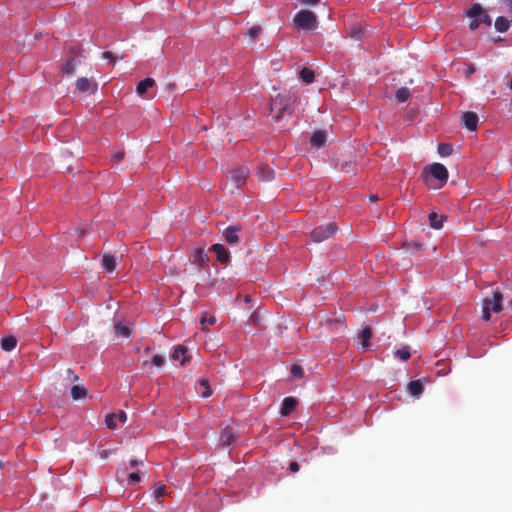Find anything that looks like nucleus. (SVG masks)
Listing matches in <instances>:
<instances>
[{
  "mask_svg": "<svg viewBox=\"0 0 512 512\" xmlns=\"http://www.w3.org/2000/svg\"><path fill=\"white\" fill-rule=\"evenodd\" d=\"M480 25V21L478 18H473V20L470 22L469 27L471 30H476Z\"/></svg>",
  "mask_w": 512,
  "mask_h": 512,
  "instance_id": "nucleus-48",
  "label": "nucleus"
},
{
  "mask_svg": "<svg viewBox=\"0 0 512 512\" xmlns=\"http://www.w3.org/2000/svg\"><path fill=\"white\" fill-rule=\"evenodd\" d=\"M462 124L469 131H475L478 124V116L476 113L467 111L462 115Z\"/></svg>",
  "mask_w": 512,
  "mask_h": 512,
  "instance_id": "nucleus-8",
  "label": "nucleus"
},
{
  "mask_svg": "<svg viewBox=\"0 0 512 512\" xmlns=\"http://www.w3.org/2000/svg\"><path fill=\"white\" fill-rule=\"evenodd\" d=\"M363 33L364 31L362 27L358 25L351 27V29L349 30V36L355 40H360Z\"/></svg>",
  "mask_w": 512,
  "mask_h": 512,
  "instance_id": "nucleus-32",
  "label": "nucleus"
},
{
  "mask_svg": "<svg viewBox=\"0 0 512 512\" xmlns=\"http://www.w3.org/2000/svg\"><path fill=\"white\" fill-rule=\"evenodd\" d=\"M510 306H511V309H512V301L510 302Z\"/></svg>",
  "mask_w": 512,
  "mask_h": 512,
  "instance_id": "nucleus-61",
  "label": "nucleus"
},
{
  "mask_svg": "<svg viewBox=\"0 0 512 512\" xmlns=\"http://www.w3.org/2000/svg\"><path fill=\"white\" fill-rule=\"evenodd\" d=\"M394 355L396 358H399L402 361H407L411 356L409 346H403L402 348L397 349L394 352Z\"/></svg>",
  "mask_w": 512,
  "mask_h": 512,
  "instance_id": "nucleus-29",
  "label": "nucleus"
},
{
  "mask_svg": "<svg viewBox=\"0 0 512 512\" xmlns=\"http://www.w3.org/2000/svg\"><path fill=\"white\" fill-rule=\"evenodd\" d=\"M155 85V80L153 78H145L144 80H141L136 87V92L139 95H144L146 91Z\"/></svg>",
  "mask_w": 512,
  "mask_h": 512,
  "instance_id": "nucleus-18",
  "label": "nucleus"
},
{
  "mask_svg": "<svg viewBox=\"0 0 512 512\" xmlns=\"http://www.w3.org/2000/svg\"><path fill=\"white\" fill-rule=\"evenodd\" d=\"M491 311L490 310V307L489 306H486L483 304V308H482V319L484 321H489L491 319Z\"/></svg>",
  "mask_w": 512,
  "mask_h": 512,
  "instance_id": "nucleus-41",
  "label": "nucleus"
},
{
  "mask_svg": "<svg viewBox=\"0 0 512 512\" xmlns=\"http://www.w3.org/2000/svg\"><path fill=\"white\" fill-rule=\"evenodd\" d=\"M300 469L299 464L296 461H292L289 464V470L293 473L298 472Z\"/></svg>",
  "mask_w": 512,
  "mask_h": 512,
  "instance_id": "nucleus-47",
  "label": "nucleus"
},
{
  "mask_svg": "<svg viewBox=\"0 0 512 512\" xmlns=\"http://www.w3.org/2000/svg\"><path fill=\"white\" fill-rule=\"evenodd\" d=\"M428 218H429L430 226L433 229H440V228H442L443 221H444V217L443 216L439 217L437 213L432 212V213L429 214Z\"/></svg>",
  "mask_w": 512,
  "mask_h": 512,
  "instance_id": "nucleus-24",
  "label": "nucleus"
},
{
  "mask_svg": "<svg viewBox=\"0 0 512 512\" xmlns=\"http://www.w3.org/2000/svg\"><path fill=\"white\" fill-rule=\"evenodd\" d=\"M208 261H209V258L207 256V254L201 248L196 249L192 255V262L194 264L198 265V267L200 269L206 267L208 265Z\"/></svg>",
  "mask_w": 512,
  "mask_h": 512,
  "instance_id": "nucleus-14",
  "label": "nucleus"
},
{
  "mask_svg": "<svg viewBox=\"0 0 512 512\" xmlns=\"http://www.w3.org/2000/svg\"><path fill=\"white\" fill-rule=\"evenodd\" d=\"M299 75H300L301 80L307 84L312 83L315 78L313 70L306 68V67H304L300 70Z\"/></svg>",
  "mask_w": 512,
  "mask_h": 512,
  "instance_id": "nucleus-27",
  "label": "nucleus"
},
{
  "mask_svg": "<svg viewBox=\"0 0 512 512\" xmlns=\"http://www.w3.org/2000/svg\"><path fill=\"white\" fill-rule=\"evenodd\" d=\"M302 4H310L315 5L319 2V0H299Z\"/></svg>",
  "mask_w": 512,
  "mask_h": 512,
  "instance_id": "nucleus-52",
  "label": "nucleus"
},
{
  "mask_svg": "<svg viewBox=\"0 0 512 512\" xmlns=\"http://www.w3.org/2000/svg\"><path fill=\"white\" fill-rule=\"evenodd\" d=\"M291 374L294 376V377H297V378H300L303 376V369L301 366L299 365H292L291 367Z\"/></svg>",
  "mask_w": 512,
  "mask_h": 512,
  "instance_id": "nucleus-39",
  "label": "nucleus"
},
{
  "mask_svg": "<svg viewBox=\"0 0 512 512\" xmlns=\"http://www.w3.org/2000/svg\"><path fill=\"white\" fill-rule=\"evenodd\" d=\"M398 102H406L410 97V90L407 87H400L395 93Z\"/></svg>",
  "mask_w": 512,
  "mask_h": 512,
  "instance_id": "nucleus-28",
  "label": "nucleus"
},
{
  "mask_svg": "<svg viewBox=\"0 0 512 512\" xmlns=\"http://www.w3.org/2000/svg\"><path fill=\"white\" fill-rule=\"evenodd\" d=\"M116 258L113 255L106 254L102 258V267L108 273L113 272L116 269Z\"/></svg>",
  "mask_w": 512,
  "mask_h": 512,
  "instance_id": "nucleus-17",
  "label": "nucleus"
},
{
  "mask_svg": "<svg viewBox=\"0 0 512 512\" xmlns=\"http://www.w3.org/2000/svg\"><path fill=\"white\" fill-rule=\"evenodd\" d=\"M248 177V169L246 167H239L230 172L229 178L235 183L236 187H241Z\"/></svg>",
  "mask_w": 512,
  "mask_h": 512,
  "instance_id": "nucleus-7",
  "label": "nucleus"
},
{
  "mask_svg": "<svg viewBox=\"0 0 512 512\" xmlns=\"http://www.w3.org/2000/svg\"><path fill=\"white\" fill-rule=\"evenodd\" d=\"M116 419H118L121 423H125L126 420H127V415L124 411H120L117 415H116Z\"/></svg>",
  "mask_w": 512,
  "mask_h": 512,
  "instance_id": "nucleus-49",
  "label": "nucleus"
},
{
  "mask_svg": "<svg viewBox=\"0 0 512 512\" xmlns=\"http://www.w3.org/2000/svg\"><path fill=\"white\" fill-rule=\"evenodd\" d=\"M437 151H438V154L441 157H447V156H450L452 154L453 147H452L451 144L441 143V144L438 145Z\"/></svg>",
  "mask_w": 512,
  "mask_h": 512,
  "instance_id": "nucleus-30",
  "label": "nucleus"
},
{
  "mask_svg": "<svg viewBox=\"0 0 512 512\" xmlns=\"http://www.w3.org/2000/svg\"><path fill=\"white\" fill-rule=\"evenodd\" d=\"M102 57H103L104 59H110V60H112V61H115V60H116V58H115L114 54H113L112 52H110V51H105V52L102 54Z\"/></svg>",
  "mask_w": 512,
  "mask_h": 512,
  "instance_id": "nucleus-50",
  "label": "nucleus"
},
{
  "mask_svg": "<svg viewBox=\"0 0 512 512\" xmlns=\"http://www.w3.org/2000/svg\"><path fill=\"white\" fill-rule=\"evenodd\" d=\"M144 351H145L147 354H149V353L151 352V348H150L149 346H147V347L144 349Z\"/></svg>",
  "mask_w": 512,
  "mask_h": 512,
  "instance_id": "nucleus-56",
  "label": "nucleus"
},
{
  "mask_svg": "<svg viewBox=\"0 0 512 512\" xmlns=\"http://www.w3.org/2000/svg\"><path fill=\"white\" fill-rule=\"evenodd\" d=\"M67 380L72 382H77L79 380V377L74 374V372L71 369H67Z\"/></svg>",
  "mask_w": 512,
  "mask_h": 512,
  "instance_id": "nucleus-46",
  "label": "nucleus"
},
{
  "mask_svg": "<svg viewBox=\"0 0 512 512\" xmlns=\"http://www.w3.org/2000/svg\"><path fill=\"white\" fill-rule=\"evenodd\" d=\"M76 88L80 92L94 93L97 90V83L86 77H81L76 82Z\"/></svg>",
  "mask_w": 512,
  "mask_h": 512,
  "instance_id": "nucleus-9",
  "label": "nucleus"
},
{
  "mask_svg": "<svg viewBox=\"0 0 512 512\" xmlns=\"http://www.w3.org/2000/svg\"><path fill=\"white\" fill-rule=\"evenodd\" d=\"M337 230L338 226L334 222L319 225L310 232V238L313 242L320 243L332 237Z\"/></svg>",
  "mask_w": 512,
  "mask_h": 512,
  "instance_id": "nucleus-4",
  "label": "nucleus"
},
{
  "mask_svg": "<svg viewBox=\"0 0 512 512\" xmlns=\"http://www.w3.org/2000/svg\"><path fill=\"white\" fill-rule=\"evenodd\" d=\"M295 102L296 95L291 91L284 90L271 96L269 109L273 121L284 126L292 116Z\"/></svg>",
  "mask_w": 512,
  "mask_h": 512,
  "instance_id": "nucleus-1",
  "label": "nucleus"
},
{
  "mask_svg": "<svg viewBox=\"0 0 512 512\" xmlns=\"http://www.w3.org/2000/svg\"><path fill=\"white\" fill-rule=\"evenodd\" d=\"M172 360L180 361L181 365H185L189 361L188 349L184 345H178L174 348L171 356Z\"/></svg>",
  "mask_w": 512,
  "mask_h": 512,
  "instance_id": "nucleus-10",
  "label": "nucleus"
},
{
  "mask_svg": "<svg viewBox=\"0 0 512 512\" xmlns=\"http://www.w3.org/2000/svg\"><path fill=\"white\" fill-rule=\"evenodd\" d=\"M354 166H355V163L353 160L343 162L341 164V171L346 172V173L353 172Z\"/></svg>",
  "mask_w": 512,
  "mask_h": 512,
  "instance_id": "nucleus-36",
  "label": "nucleus"
},
{
  "mask_svg": "<svg viewBox=\"0 0 512 512\" xmlns=\"http://www.w3.org/2000/svg\"><path fill=\"white\" fill-rule=\"evenodd\" d=\"M326 324L330 327H336L337 332L343 334L346 329V325L344 324V318L338 317L335 319H329L326 321Z\"/></svg>",
  "mask_w": 512,
  "mask_h": 512,
  "instance_id": "nucleus-22",
  "label": "nucleus"
},
{
  "mask_svg": "<svg viewBox=\"0 0 512 512\" xmlns=\"http://www.w3.org/2000/svg\"><path fill=\"white\" fill-rule=\"evenodd\" d=\"M152 364L156 367H161L164 364V358L161 355H155L152 358Z\"/></svg>",
  "mask_w": 512,
  "mask_h": 512,
  "instance_id": "nucleus-45",
  "label": "nucleus"
},
{
  "mask_svg": "<svg viewBox=\"0 0 512 512\" xmlns=\"http://www.w3.org/2000/svg\"><path fill=\"white\" fill-rule=\"evenodd\" d=\"M211 250L216 254L217 260L221 264H226L229 261L230 254L222 244H214Z\"/></svg>",
  "mask_w": 512,
  "mask_h": 512,
  "instance_id": "nucleus-13",
  "label": "nucleus"
},
{
  "mask_svg": "<svg viewBox=\"0 0 512 512\" xmlns=\"http://www.w3.org/2000/svg\"><path fill=\"white\" fill-rule=\"evenodd\" d=\"M3 467V462L0 460V469Z\"/></svg>",
  "mask_w": 512,
  "mask_h": 512,
  "instance_id": "nucleus-60",
  "label": "nucleus"
},
{
  "mask_svg": "<svg viewBox=\"0 0 512 512\" xmlns=\"http://www.w3.org/2000/svg\"><path fill=\"white\" fill-rule=\"evenodd\" d=\"M483 8L480 4L476 3L471 6L467 11V16L471 18H478L483 13Z\"/></svg>",
  "mask_w": 512,
  "mask_h": 512,
  "instance_id": "nucleus-31",
  "label": "nucleus"
},
{
  "mask_svg": "<svg viewBox=\"0 0 512 512\" xmlns=\"http://www.w3.org/2000/svg\"><path fill=\"white\" fill-rule=\"evenodd\" d=\"M212 394V390L210 386H207L204 388V390L201 392L202 397L207 398Z\"/></svg>",
  "mask_w": 512,
  "mask_h": 512,
  "instance_id": "nucleus-51",
  "label": "nucleus"
},
{
  "mask_svg": "<svg viewBox=\"0 0 512 512\" xmlns=\"http://www.w3.org/2000/svg\"><path fill=\"white\" fill-rule=\"evenodd\" d=\"M199 386H200V387H203V388H205V387L209 386L208 380H206V379H201V380L199 381Z\"/></svg>",
  "mask_w": 512,
  "mask_h": 512,
  "instance_id": "nucleus-54",
  "label": "nucleus"
},
{
  "mask_svg": "<svg viewBox=\"0 0 512 512\" xmlns=\"http://www.w3.org/2000/svg\"><path fill=\"white\" fill-rule=\"evenodd\" d=\"M326 132L322 130L315 131L310 139V144L314 148H320L325 145L326 142Z\"/></svg>",
  "mask_w": 512,
  "mask_h": 512,
  "instance_id": "nucleus-15",
  "label": "nucleus"
},
{
  "mask_svg": "<svg viewBox=\"0 0 512 512\" xmlns=\"http://www.w3.org/2000/svg\"><path fill=\"white\" fill-rule=\"evenodd\" d=\"M105 424L109 429L116 428V414H107L105 417Z\"/></svg>",
  "mask_w": 512,
  "mask_h": 512,
  "instance_id": "nucleus-35",
  "label": "nucleus"
},
{
  "mask_svg": "<svg viewBox=\"0 0 512 512\" xmlns=\"http://www.w3.org/2000/svg\"><path fill=\"white\" fill-rule=\"evenodd\" d=\"M422 177L429 188H441L447 182L448 170L441 163H433L423 170Z\"/></svg>",
  "mask_w": 512,
  "mask_h": 512,
  "instance_id": "nucleus-2",
  "label": "nucleus"
},
{
  "mask_svg": "<svg viewBox=\"0 0 512 512\" xmlns=\"http://www.w3.org/2000/svg\"><path fill=\"white\" fill-rule=\"evenodd\" d=\"M297 401L293 397H286L283 400L280 413L283 416L289 415L296 407Z\"/></svg>",
  "mask_w": 512,
  "mask_h": 512,
  "instance_id": "nucleus-16",
  "label": "nucleus"
},
{
  "mask_svg": "<svg viewBox=\"0 0 512 512\" xmlns=\"http://www.w3.org/2000/svg\"><path fill=\"white\" fill-rule=\"evenodd\" d=\"M478 20L480 21V24H485L487 26H490L492 23L491 17L485 12H483L482 15L478 17Z\"/></svg>",
  "mask_w": 512,
  "mask_h": 512,
  "instance_id": "nucleus-40",
  "label": "nucleus"
},
{
  "mask_svg": "<svg viewBox=\"0 0 512 512\" xmlns=\"http://www.w3.org/2000/svg\"><path fill=\"white\" fill-rule=\"evenodd\" d=\"M141 480L139 472H132L128 475L129 484L138 483Z\"/></svg>",
  "mask_w": 512,
  "mask_h": 512,
  "instance_id": "nucleus-43",
  "label": "nucleus"
},
{
  "mask_svg": "<svg viewBox=\"0 0 512 512\" xmlns=\"http://www.w3.org/2000/svg\"><path fill=\"white\" fill-rule=\"evenodd\" d=\"M17 345V339L14 336H6L1 339V348L4 351H12Z\"/></svg>",
  "mask_w": 512,
  "mask_h": 512,
  "instance_id": "nucleus-20",
  "label": "nucleus"
},
{
  "mask_svg": "<svg viewBox=\"0 0 512 512\" xmlns=\"http://www.w3.org/2000/svg\"><path fill=\"white\" fill-rule=\"evenodd\" d=\"M245 301H246V302H249V301H250V297H249V296H246V297H245Z\"/></svg>",
  "mask_w": 512,
  "mask_h": 512,
  "instance_id": "nucleus-58",
  "label": "nucleus"
},
{
  "mask_svg": "<svg viewBox=\"0 0 512 512\" xmlns=\"http://www.w3.org/2000/svg\"><path fill=\"white\" fill-rule=\"evenodd\" d=\"M369 200H370L371 202H376V201L378 200V195H376V194H371V195L369 196Z\"/></svg>",
  "mask_w": 512,
  "mask_h": 512,
  "instance_id": "nucleus-55",
  "label": "nucleus"
},
{
  "mask_svg": "<svg viewBox=\"0 0 512 512\" xmlns=\"http://www.w3.org/2000/svg\"><path fill=\"white\" fill-rule=\"evenodd\" d=\"M261 32V28L259 26H253L248 30V35L252 40H255Z\"/></svg>",
  "mask_w": 512,
  "mask_h": 512,
  "instance_id": "nucleus-38",
  "label": "nucleus"
},
{
  "mask_svg": "<svg viewBox=\"0 0 512 512\" xmlns=\"http://www.w3.org/2000/svg\"><path fill=\"white\" fill-rule=\"evenodd\" d=\"M424 387L419 380H413L408 384V392L413 396H419L423 393Z\"/></svg>",
  "mask_w": 512,
  "mask_h": 512,
  "instance_id": "nucleus-21",
  "label": "nucleus"
},
{
  "mask_svg": "<svg viewBox=\"0 0 512 512\" xmlns=\"http://www.w3.org/2000/svg\"><path fill=\"white\" fill-rule=\"evenodd\" d=\"M114 330H115L116 334H118L121 337H125V338L130 337L131 334H132L131 329L128 326H126L123 323H121V322L115 324Z\"/></svg>",
  "mask_w": 512,
  "mask_h": 512,
  "instance_id": "nucleus-26",
  "label": "nucleus"
},
{
  "mask_svg": "<svg viewBox=\"0 0 512 512\" xmlns=\"http://www.w3.org/2000/svg\"><path fill=\"white\" fill-rule=\"evenodd\" d=\"M124 156L125 152L123 150H120L112 155V162L118 164L120 161L123 160Z\"/></svg>",
  "mask_w": 512,
  "mask_h": 512,
  "instance_id": "nucleus-42",
  "label": "nucleus"
},
{
  "mask_svg": "<svg viewBox=\"0 0 512 512\" xmlns=\"http://www.w3.org/2000/svg\"><path fill=\"white\" fill-rule=\"evenodd\" d=\"M236 439L234 428L230 425L222 426L219 436V446L222 448L230 446Z\"/></svg>",
  "mask_w": 512,
  "mask_h": 512,
  "instance_id": "nucleus-6",
  "label": "nucleus"
},
{
  "mask_svg": "<svg viewBox=\"0 0 512 512\" xmlns=\"http://www.w3.org/2000/svg\"><path fill=\"white\" fill-rule=\"evenodd\" d=\"M165 493H166V486L164 484L157 483L154 486L153 494L156 499L160 500L165 495Z\"/></svg>",
  "mask_w": 512,
  "mask_h": 512,
  "instance_id": "nucleus-33",
  "label": "nucleus"
},
{
  "mask_svg": "<svg viewBox=\"0 0 512 512\" xmlns=\"http://www.w3.org/2000/svg\"><path fill=\"white\" fill-rule=\"evenodd\" d=\"M240 231L239 226H229L224 231L225 241L230 245H236L239 243V235Z\"/></svg>",
  "mask_w": 512,
  "mask_h": 512,
  "instance_id": "nucleus-11",
  "label": "nucleus"
},
{
  "mask_svg": "<svg viewBox=\"0 0 512 512\" xmlns=\"http://www.w3.org/2000/svg\"><path fill=\"white\" fill-rule=\"evenodd\" d=\"M494 27L498 32L505 33L510 27V20L503 16H499L495 20Z\"/></svg>",
  "mask_w": 512,
  "mask_h": 512,
  "instance_id": "nucleus-19",
  "label": "nucleus"
},
{
  "mask_svg": "<svg viewBox=\"0 0 512 512\" xmlns=\"http://www.w3.org/2000/svg\"><path fill=\"white\" fill-rule=\"evenodd\" d=\"M140 463H142V461H138L136 459H132V460H130L129 465H130L131 468H134L137 465H139Z\"/></svg>",
  "mask_w": 512,
  "mask_h": 512,
  "instance_id": "nucleus-53",
  "label": "nucleus"
},
{
  "mask_svg": "<svg viewBox=\"0 0 512 512\" xmlns=\"http://www.w3.org/2000/svg\"><path fill=\"white\" fill-rule=\"evenodd\" d=\"M510 89L512 90V77H511V80H510V85H509Z\"/></svg>",
  "mask_w": 512,
  "mask_h": 512,
  "instance_id": "nucleus-59",
  "label": "nucleus"
},
{
  "mask_svg": "<svg viewBox=\"0 0 512 512\" xmlns=\"http://www.w3.org/2000/svg\"><path fill=\"white\" fill-rule=\"evenodd\" d=\"M70 394L73 400H79L87 395V389L84 386L74 385L70 390Z\"/></svg>",
  "mask_w": 512,
  "mask_h": 512,
  "instance_id": "nucleus-23",
  "label": "nucleus"
},
{
  "mask_svg": "<svg viewBox=\"0 0 512 512\" xmlns=\"http://www.w3.org/2000/svg\"><path fill=\"white\" fill-rule=\"evenodd\" d=\"M216 323V318L214 316L207 317L206 315L202 316L201 324L204 326L205 324L213 325Z\"/></svg>",
  "mask_w": 512,
  "mask_h": 512,
  "instance_id": "nucleus-44",
  "label": "nucleus"
},
{
  "mask_svg": "<svg viewBox=\"0 0 512 512\" xmlns=\"http://www.w3.org/2000/svg\"><path fill=\"white\" fill-rule=\"evenodd\" d=\"M260 181H271L274 179V170L266 164H261L256 172Z\"/></svg>",
  "mask_w": 512,
  "mask_h": 512,
  "instance_id": "nucleus-12",
  "label": "nucleus"
},
{
  "mask_svg": "<svg viewBox=\"0 0 512 512\" xmlns=\"http://www.w3.org/2000/svg\"><path fill=\"white\" fill-rule=\"evenodd\" d=\"M503 294L497 289L494 291L492 298H486L483 300V304L490 307L495 313H500L503 310Z\"/></svg>",
  "mask_w": 512,
  "mask_h": 512,
  "instance_id": "nucleus-5",
  "label": "nucleus"
},
{
  "mask_svg": "<svg viewBox=\"0 0 512 512\" xmlns=\"http://www.w3.org/2000/svg\"><path fill=\"white\" fill-rule=\"evenodd\" d=\"M404 248L412 251H420L422 250V244L419 242L405 243Z\"/></svg>",
  "mask_w": 512,
  "mask_h": 512,
  "instance_id": "nucleus-37",
  "label": "nucleus"
},
{
  "mask_svg": "<svg viewBox=\"0 0 512 512\" xmlns=\"http://www.w3.org/2000/svg\"><path fill=\"white\" fill-rule=\"evenodd\" d=\"M371 337H372V330H371V328L370 327L363 328L361 333H360V339H361L362 346L365 349L370 347L369 340L371 339Z\"/></svg>",
  "mask_w": 512,
  "mask_h": 512,
  "instance_id": "nucleus-25",
  "label": "nucleus"
},
{
  "mask_svg": "<svg viewBox=\"0 0 512 512\" xmlns=\"http://www.w3.org/2000/svg\"><path fill=\"white\" fill-rule=\"evenodd\" d=\"M295 26L302 30H314L317 28L318 21L316 15L309 10H300L293 18Z\"/></svg>",
  "mask_w": 512,
  "mask_h": 512,
  "instance_id": "nucleus-3",
  "label": "nucleus"
},
{
  "mask_svg": "<svg viewBox=\"0 0 512 512\" xmlns=\"http://www.w3.org/2000/svg\"><path fill=\"white\" fill-rule=\"evenodd\" d=\"M473 72H474V68H473L472 66H470V67L468 68V73H470V74H471V73H473Z\"/></svg>",
  "mask_w": 512,
  "mask_h": 512,
  "instance_id": "nucleus-57",
  "label": "nucleus"
},
{
  "mask_svg": "<svg viewBox=\"0 0 512 512\" xmlns=\"http://www.w3.org/2000/svg\"><path fill=\"white\" fill-rule=\"evenodd\" d=\"M75 70V58H71L63 65V72L67 75H71Z\"/></svg>",
  "mask_w": 512,
  "mask_h": 512,
  "instance_id": "nucleus-34",
  "label": "nucleus"
}]
</instances>
